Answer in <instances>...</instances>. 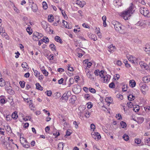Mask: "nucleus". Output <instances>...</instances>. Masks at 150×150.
Segmentation results:
<instances>
[{"mask_svg":"<svg viewBox=\"0 0 150 150\" xmlns=\"http://www.w3.org/2000/svg\"><path fill=\"white\" fill-rule=\"evenodd\" d=\"M32 11L33 12H35L37 11L38 8L37 5L35 4L32 5L31 7Z\"/></svg>","mask_w":150,"mask_h":150,"instance_id":"nucleus-15","label":"nucleus"},{"mask_svg":"<svg viewBox=\"0 0 150 150\" xmlns=\"http://www.w3.org/2000/svg\"><path fill=\"white\" fill-rule=\"evenodd\" d=\"M133 110L134 112H138L139 110V107L136 106L134 108Z\"/></svg>","mask_w":150,"mask_h":150,"instance_id":"nucleus-53","label":"nucleus"},{"mask_svg":"<svg viewBox=\"0 0 150 150\" xmlns=\"http://www.w3.org/2000/svg\"><path fill=\"white\" fill-rule=\"evenodd\" d=\"M5 85V81L2 78L0 79V86H4Z\"/></svg>","mask_w":150,"mask_h":150,"instance_id":"nucleus-23","label":"nucleus"},{"mask_svg":"<svg viewBox=\"0 0 150 150\" xmlns=\"http://www.w3.org/2000/svg\"><path fill=\"white\" fill-rule=\"evenodd\" d=\"M135 11V8L132 3L131 5L127 9L123 12L121 14L122 17L125 20H127L131 16V14H133Z\"/></svg>","mask_w":150,"mask_h":150,"instance_id":"nucleus-1","label":"nucleus"},{"mask_svg":"<svg viewBox=\"0 0 150 150\" xmlns=\"http://www.w3.org/2000/svg\"><path fill=\"white\" fill-rule=\"evenodd\" d=\"M6 90L8 91V92L11 95L13 94L14 93V91L12 90V87L10 86L6 87Z\"/></svg>","mask_w":150,"mask_h":150,"instance_id":"nucleus-10","label":"nucleus"},{"mask_svg":"<svg viewBox=\"0 0 150 150\" xmlns=\"http://www.w3.org/2000/svg\"><path fill=\"white\" fill-rule=\"evenodd\" d=\"M30 75V74L29 72L25 73L24 75V76L25 78H28Z\"/></svg>","mask_w":150,"mask_h":150,"instance_id":"nucleus-63","label":"nucleus"},{"mask_svg":"<svg viewBox=\"0 0 150 150\" xmlns=\"http://www.w3.org/2000/svg\"><path fill=\"white\" fill-rule=\"evenodd\" d=\"M70 83L69 84V86H70L71 84H73L74 82V80L72 78H71L69 80Z\"/></svg>","mask_w":150,"mask_h":150,"instance_id":"nucleus-42","label":"nucleus"},{"mask_svg":"<svg viewBox=\"0 0 150 150\" xmlns=\"http://www.w3.org/2000/svg\"><path fill=\"white\" fill-rule=\"evenodd\" d=\"M140 13L144 16L147 17H150V12L146 8L142 7L140 8Z\"/></svg>","mask_w":150,"mask_h":150,"instance_id":"nucleus-2","label":"nucleus"},{"mask_svg":"<svg viewBox=\"0 0 150 150\" xmlns=\"http://www.w3.org/2000/svg\"><path fill=\"white\" fill-rule=\"evenodd\" d=\"M90 97V95L89 94H85L84 96V98L85 99H89Z\"/></svg>","mask_w":150,"mask_h":150,"instance_id":"nucleus-52","label":"nucleus"},{"mask_svg":"<svg viewBox=\"0 0 150 150\" xmlns=\"http://www.w3.org/2000/svg\"><path fill=\"white\" fill-rule=\"evenodd\" d=\"M91 39L93 40L94 41H96L97 40V38L96 36L92 34L91 35Z\"/></svg>","mask_w":150,"mask_h":150,"instance_id":"nucleus-38","label":"nucleus"},{"mask_svg":"<svg viewBox=\"0 0 150 150\" xmlns=\"http://www.w3.org/2000/svg\"><path fill=\"white\" fill-rule=\"evenodd\" d=\"M91 129L93 131H94V129H95V125L93 124H92L91 125Z\"/></svg>","mask_w":150,"mask_h":150,"instance_id":"nucleus-56","label":"nucleus"},{"mask_svg":"<svg viewBox=\"0 0 150 150\" xmlns=\"http://www.w3.org/2000/svg\"><path fill=\"white\" fill-rule=\"evenodd\" d=\"M127 105H129V107L130 108H132V107L133 106L132 103L131 102H128L127 103Z\"/></svg>","mask_w":150,"mask_h":150,"instance_id":"nucleus-59","label":"nucleus"},{"mask_svg":"<svg viewBox=\"0 0 150 150\" xmlns=\"http://www.w3.org/2000/svg\"><path fill=\"white\" fill-rule=\"evenodd\" d=\"M47 95L48 96H51L52 92L51 91H47Z\"/></svg>","mask_w":150,"mask_h":150,"instance_id":"nucleus-57","label":"nucleus"},{"mask_svg":"<svg viewBox=\"0 0 150 150\" xmlns=\"http://www.w3.org/2000/svg\"><path fill=\"white\" fill-rule=\"evenodd\" d=\"M64 144V143L63 142H60L58 144V146L59 147H62L63 149Z\"/></svg>","mask_w":150,"mask_h":150,"instance_id":"nucleus-50","label":"nucleus"},{"mask_svg":"<svg viewBox=\"0 0 150 150\" xmlns=\"http://www.w3.org/2000/svg\"><path fill=\"white\" fill-rule=\"evenodd\" d=\"M40 35H42V34L37 32H34L33 34V39L35 40H38L41 38Z\"/></svg>","mask_w":150,"mask_h":150,"instance_id":"nucleus-5","label":"nucleus"},{"mask_svg":"<svg viewBox=\"0 0 150 150\" xmlns=\"http://www.w3.org/2000/svg\"><path fill=\"white\" fill-rule=\"evenodd\" d=\"M141 140L137 138L135 139V142L137 144H139L141 143Z\"/></svg>","mask_w":150,"mask_h":150,"instance_id":"nucleus-45","label":"nucleus"},{"mask_svg":"<svg viewBox=\"0 0 150 150\" xmlns=\"http://www.w3.org/2000/svg\"><path fill=\"white\" fill-rule=\"evenodd\" d=\"M21 66L23 68H27V67L28 66V64L27 63L24 62L22 63Z\"/></svg>","mask_w":150,"mask_h":150,"instance_id":"nucleus-43","label":"nucleus"},{"mask_svg":"<svg viewBox=\"0 0 150 150\" xmlns=\"http://www.w3.org/2000/svg\"><path fill=\"white\" fill-rule=\"evenodd\" d=\"M43 40L41 39L40 40L41 42H43L46 44L49 41L48 38L46 37H44L43 38Z\"/></svg>","mask_w":150,"mask_h":150,"instance_id":"nucleus-20","label":"nucleus"},{"mask_svg":"<svg viewBox=\"0 0 150 150\" xmlns=\"http://www.w3.org/2000/svg\"><path fill=\"white\" fill-rule=\"evenodd\" d=\"M115 50V47L112 45H110L108 47V50L110 53H111L112 52L114 51Z\"/></svg>","mask_w":150,"mask_h":150,"instance_id":"nucleus-19","label":"nucleus"},{"mask_svg":"<svg viewBox=\"0 0 150 150\" xmlns=\"http://www.w3.org/2000/svg\"><path fill=\"white\" fill-rule=\"evenodd\" d=\"M92 137L96 140H98L101 138L100 134L98 132H92L91 133Z\"/></svg>","mask_w":150,"mask_h":150,"instance_id":"nucleus-4","label":"nucleus"},{"mask_svg":"<svg viewBox=\"0 0 150 150\" xmlns=\"http://www.w3.org/2000/svg\"><path fill=\"white\" fill-rule=\"evenodd\" d=\"M77 89H78V91H77V93L79 91H81V88H80V87L79 86H76V87H75L74 88V90L76 91V90Z\"/></svg>","mask_w":150,"mask_h":150,"instance_id":"nucleus-54","label":"nucleus"},{"mask_svg":"<svg viewBox=\"0 0 150 150\" xmlns=\"http://www.w3.org/2000/svg\"><path fill=\"white\" fill-rule=\"evenodd\" d=\"M120 33L122 34H125L126 32L125 30V27L121 25V26H120L119 30H117Z\"/></svg>","mask_w":150,"mask_h":150,"instance_id":"nucleus-8","label":"nucleus"},{"mask_svg":"<svg viewBox=\"0 0 150 150\" xmlns=\"http://www.w3.org/2000/svg\"><path fill=\"white\" fill-rule=\"evenodd\" d=\"M64 71V69L61 68H58L57 69V71L60 73H61L62 71Z\"/></svg>","mask_w":150,"mask_h":150,"instance_id":"nucleus-60","label":"nucleus"},{"mask_svg":"<svg viewBox=\"0 0 150 150\" xmlns=\"http://www.w3.org/2000/svg\"><path fill=\"white\" fill-rule=\"evenodd\" d=\"M120 33L122 34H125L126 32L125 30V27L121 25V26H120L119 30H117Z\"/></svg>","mask_w":150,"mask_h":150,"instance_id":"nucleus-9","label":"nucleus"},{"mask_svg":"<svg viewBox=\"0 0 150 150\" xmlns=\"http://www.w3.org/2000/svg\"><path fill=\"white\" fill-rule=\"evenodd\" d=\"M29 106L31 110H34L35 108L34 106H33V102L30 103Z\"/></svg>","mask_w":150,"mask_h":150,"instance_id":"nucleus-55","label":"nucleus"},{"mask_svg":"<svg viewBox=\"0 0 150 150\" xmlns=\"http://www.w3.org/2000/svg\"><path fill=\"white\" fill-rule=\"evenodd\" d=\"M134 96L133 95H129L128 96V98L129 100L132 101V100H134Z\"/></svg>","mask_w":150,"mask_h":150,"instance_id":"nucleus-28","label":"nucleus"},{"mask_svg":"<svg viewBox=\"0 0 150 150\" xmlns=\"http://www.w3.org/2000/svg\"><path fill=\"white\" fill-rule=\"evenodd\" d=\"M54 18L53 15H51L48 16V20L50 22H52L54 21Z\"/></svg>","mask_w":150,"mask_h":150,"instance_id":"nucleus-21","label":"nucleus"},{"mask_svg":"<svg viewBox=\"0 0 150 150\" xmlns=\"http://www.w3.org/2000/svg\"><path fill=\"white\" fill-rule=\"evenodd\" d=\"M11 116L12 118L16 119L18 117L17 112H14L12 113Z\"/></svg>","mask_w":150,"mask_h":150,"instance_id":"nucleus-24","label":"nucleus"},{"mask_svg":"<svg viewBox=\"0 0 150 150\" xmlns=\"http://www.w3.org/2000/svg\"><path fill=\"white\" fill-rule=\"evenodd\" d=\"M109 98H111V97H110L106 98L105 100L106 102H107L108 103H109V104H110V103H111L110 102L108 101Z\"/></svg>","mask_w":150,"mask_h":150,"instance_id":"nucleus-58","label":"nucleus"},{"mask_svg":"<svg viewBox=\"0 0 150 150\" xmlns=\"http://www.w3.org/2000/svg\"><path fill=\"white\" fill-rule=\"evenodd\" d=\"M103 82L104 83H108L109 80V79H108V77L106 76H104L103 77Z\"/></svg>","mask_w":150,"mask_h":150,"instance_id":"nucleus-34","label":"nucleus"},{"mask_svg":"<svg viewBox=\"0 0 150 150\" xmlns=\"http://www.w3.org/2000/svg\"><path fill=\"white\" fill-rule=\"evenodd\" d=\"M89 89L90 91L93 93H95L96 92V90L93 88H89Z\"/></svg>","mask_w":150,"mask_h":150,"instance_id":"nucleus-51","label":"nucleus"},{"mask_svg":"<svg viewBox=\"0 0 150 150\" xmlns=\"http://www.w3.org/2000/svg\"><path fill=\"white\" fill-rule=\"evenodd\" d=\"M127 85H124L122 87V91L124 92L126 91L127 90Z\"/></svg>","mask_w":150,"mask_h":150,"instance_id":"nucleus-46","label":"nucleus"},{"mask_svg":"<svg viewBox=\"0 0 150 150\" xmlns=\"http://www.w3.org/2000/svg\"><path fill=\"white\" fill-rule=\"evenodd\" d=\"M42 26L44 29H46L47 28V24L46 23L45 21H42L41 23Z\"/></svg>","mask_w":150,"mask_h":150,"instance_id":"nucleus-25","label":"nucleus"},{"mask_svg":"<svg viewBox=\"0 0 150 150\" xmlns=\"http://www.w3.org/2000/svg\"><path fill=\"white\" fill-rule=\"evenodd\" d=\"M36 88L38 90L42 91L43 90V87H42L38 83L36 84Z\"/></svg>","mask_w":150,"mask_h":150,"instance_id":"nucleus-22","label":"nucleus"},{"mask_svg":"<svg viewBox=\"0 0 150 150\" xmlns=\"http://www.w3.org/2000/svg\"><path fill=\"white\" fill-rule=\"evenodd\" d=\"M42 6L44 9H46L47 8V5L45 1L42 2Z\"/></svg>","mask_w":150,"mask_h":150,"instance_id":"nucleus-36","label":"nucleus"},{"mask_svg":"<svg viewBox=\"0 0 150 150\" xmlns=\"http://www.w3.org/2000/svg\"><path fill=\"white\" fill-rule=\"evenodd\" d=\"M61 13L62 16H64V18H67V15L66 14L65 12L64 11H62Z\"/></svg>","mask_w":150,"mask_h":150,"instance_id":"nucleus-47","label":"nucleus"},{"mask_svg":"<svg viewBox=\"0 0 150 150\" xmlns=\"http://www.w3.org/2000/svg\"><path fill=\"white\" fill-rule=\"evenodd\" d=\"M1 144L4 147L5 149H7V145L6 144V141L4 140H3L1 142Z\"/></svg>","mask_w":150,"mask_h":150,"instance_id":"nucleus-32","label":"nucleus"},{"mask_svg":"<svg viewBox=\"0 0 150 150\" xmlns=\"http://www.w3.org/2000/svg\"><path fill=\"white\" fill-rule=\"evenodd\" d=\"M76 97L75 96H73L71 97L70 101V103H72L74 104L75 103V102L76 100Z\"/></svg>","mask_w":150,"mask_h":150,"instance_id":"nucleus-26","label":"nucleus"},{"mask_svg":"<svg viewBox=\"0 0 150 150\" xmlns=\"http://www.w3.org/2000/svg\"><path fill=\"white\" fill-rule=\"evenodd\" d=\"M31 28L30 27H28L27 28H26V31L28 33V34L30 35L33 33V31L32 29H30Z\"/></svg>","mask_w":150,"mask_h":150,"instance_id":"nucleus-27","label":"nucleus"},{"mask_svg":"<svg viewBox=\"0 0 150 150\" xmlns=\"http://www.w3.org/2000/svg\"><path fill=\"white\" fill-rule=\"evenodd\" d=\"M68 93H71V92L70 91H68L65 93L60 98V99L62 100H65L66 101L69 98V96L68 95Z\"/></svg>","mask_w":150,"mask_h":150,"instance_id":"nucleus-7","label":"nucleus"},{"mask_svg":"<svg viewBox=\"0 0 150 150\" xmlns=\"http://www.w3.org/2000/svg\"><path fill=\"white\" fill-rule=\"evenodd\" d=\"M136 82L134 80H130L129 81V86L132 88L134 87L136 85Z\"/></svg>","mask_w":150,"mask_h":150,"instance_id":"nucleus-16","label":"nucleus"},{"mask_svg":"<svg viewBox=\"0 0 150 150\" xmlns=\"http://www.w3.org/2000/svg\"><path fill=\"white\" fill-rule=\"evenodd\" d=\"M6 129L9 132H11V130L10 126L9 125H7L6 126Z\"/></svg>","mask_w":150,"mask_h":150,"instance_id":"nucleus-49","label":"nucleus"},{"mask_svg":"<svg viewBox=\"0 0 150 150\" xmlns=\"http://www.w3.org/2000/svg\"><path fill=\"white\" fill-rule=\"evenodd\" d=\"M64 81V79L63 78H62L60 79L58 81V83L59 84H62Z\"/></svg>","mask_w":150,"mask_h":150,"instance_id":"nucleus-61","label":"nucleus"},{"mask_svg":"<svg viewBox=\"0 0 150 150\" xmlns=\"http://www.w3.org/2000/svg\"><path fill=\"white\" fill-rule=\"evenodd\" d=\"M90 113L88 111L85 113V116L86 117H89L90 116Z\"/></svg>","mask_w":150,"mask_h":150,"instance_id":"nucleus-48","label":"nucleus"},{"mask_svg":"<svg viewBox=\"0 0 150 150\" xmlns=\"http://www.w3.org/2000/svg\"><path fill=\"white\" fill-rule=\"evenodd\" d=\"M123 138L124 139V140L126 141H127L129 139V136L125 134H124L123 136Z\"/></svg>","mask_w":150,"mask_h":150,"instance_id":"nucleus-29","label":"nucleus"},{"mask_svg":"<svg viewBox=\"0 0 150 150\" xmlns=\"http://www.w3.org/2000/svg\"><path fill=\"white\" fill-rule=\"evenodd\" d=\"M50 47L52 51L56 50L55 46L53 44H51L50 45Z\"/></svg>","mask_w":150,"mask_h":150,"instance_id":"nucleus-30","label":"nucleus"},{"mask_svg":"<svg viewBox=\"0 0 150 150\" xmlns=\"http://www.w3.org/2000/svg\"><path fill=\"white\" fill-rule=\"evenodd\" d=\"M109 86L111 88H114L115 87V85L113 82H112L109 84Z\"/></svg>","mask_w":150,"mask_h":150,"instance_id":"nucleus-41","label":"nucleus"},{"mask_svg":"<svg viewBox=\"0 0 150 150\" xmlns=\"http://www.w3.org/2000/svg\"><path fill=\"white\" fill-rule=\"evenodd\" d=\"M143 81L145 83H147L150 81V76H144L142 78Z\"/></svg>","mask_w":150,"mask_h":150,"instance_id":"nucleus-13","label":"nucleus"},{"mask_svg":"<svg viewBox=\"0 0 150 150\" xmlns=\"http://www.w3.org/2000/svg\"><path fill=\"white\" fill-rule=\"evenodd\" d=\"M76 4L79 5L80 7L82 8L86 4V3L84 1H81L78 0H77Z\"/></svg>","mask_w":150,"mask_h":150,"instance_id":"nucleus-12","label":"nucleus"},{"mask_svg":"<svg viewBox=\"0 0 150 150\" xmlns=\"http://www.w3.org/2000/svg\"><path fill=\"white\" fill-rule=\"evenodd\" d=\"M144 50L148 54L150 53V46L147 45L144 48Z\"/></svg>","mask_w":150,"mask_h":150,"instance_id":"nucleus-17","label":"nucleus"},{"mask_svg":"<svg viewBox=\"0 0 150 150\" xmlns=\"http://www.w3.org/2000/svg\"><path fill=\"white\" fill-rule=\"evenodd\" d=\"M120 125L122 127V128H124L126 127L127 126V125L126 123L124 121H122L120 122Z\"/></svg>","mask_w":150,"mask_h":150,"instance_id":"nucleus-40","label":"nucleus"},{"mask_svg":"<svg viewBox=\"0 0 150 150\" xmlns=\"http://www.w3.org/2000/svg\"><path fill=\"white\" fill-rule=\"evenodd\" d=\"M144 140L145 144L146 145H150V138H149L148 139H145Z\"/></svg>","mask_w":150,"mask_h":150,"instance_id":"nucleus-31","label":"nucleus"},{"mask_svg":"<svg viewBox=\"0 0 150 150\" xmlns=\"http://www.w3.org/2000/svg\"><path fill=\"white\" fill-rule=\"evenodd\" d=\"M112 24L114 25V28L116 31L119 30L120 26H121V24L118 22L114 21L112 22Z\"/></svg>","mask_w":150,"mask_h":150,"instance_id":"nucleus-3","label":"nucleus"},{"mask_svg":"<svg viewBox=\"0 0 150 150\" xmlns=\"http://www.w3.org/2000/svg\"><path fill=\"white\" fill-rule=\"evenodd\" d=\"M104 73V71H100L99 72V75L100 77L102 78L103 77V74Z\"/></svg>","mask_w":150,"mask_h":150,"instance_id":"nucleus-62","label":"nucleus"},{"mask_svg":"<svg viewBox=\"0 0 150 150\" xmlns=\"http://www.w3.org/2000/svg\"><path fill=\"white\" fill-rule=\"evenodd\" d=\"M19 83L21 87L22 88H23L25 86V81H21L19 82Z\"/></svg>","mask_w":150,"mask_h":150,"instance_id":"nucleus-39","label":"nucleus"},{"mask_svg":"<svg viewBox=\"0 0 150 150\" xmlns=\"http://www.w3.org/2000/svg\"><path fill=\"white\" fill-rule=\"evenodd\" d=\"M139 64L142 68H144L145 69H148L149 68V66L147 64L144 63L143 62L141 61L140 62Z\"/></svg>","mask_w":150,"mask_h":150,"instance_id":"nucleus-11","label":"nucleus"},{"mask_svg":"<svg viewBox=\"0 0 150 150\" xmlns=\"http://www.w3.org/2000/svg\"><path fill=\"white\" fill-rule=\"evenodd\" d=\"M134 120L137 121L139 124H141L144 122V118L142 117H139L137 118L136 120Z\"/></svg>","mask_w":150,"mask_h":150,"instance_id":"nucleus-14","label":"nucleus"},{"mask_svg":"<svg viewBox=\"0 0 150 150\" xmlns=\"http://www.w3.org/2000/svg\"><path fill=\"white\" fill-rule=\"evenodd\" d=\"M41 71H42L43 74L45 75V76H47L48 75V72L45 69H41Z\"/></svg>","mask_w":150,"mask_h":150,"instance_id":"nucleus-37","label":"nucleus"},{"mask_svg":"<svg viewBox=\"0 0 150 150\" xmlns=\"http://www.w3.org/2000/svg\"><path fill=\"white\" fill-rule=\"evenodd\" d=\"M71 134V132L70 131H67L66 134L65 135V137L66 136H70Z\"/></svg>","mask_w":150,"mask_h":150,"instance_id":"nucleus-64","label":"nucleus"},{"mask_svg":"<svg viewBox=\"0 0 150 150\" xmlns=\"http://www.w3.org/2000/svg\"><path fill=\"white\" fill-rule=\"evenodd\" d=\"M116 97L117 98H120L121 100H122L123 99V96L122 95H121L120 93L117 94L116 96Z\"/></svg>","mask_w":150,"mask_h":150,"instance_id":"nucleus-44","label":"nucleus"},{"mask_svg":"<svg viewBox=\"0 0 150 150\" xmlns=\"http://www.w3.org/2000/svg\"><path fill=\"white\" fill-rule=\"evenodd\" d=\"M54 39L56 41L60 43H62V40L58 36H56L54 38Z\"/></svg>","mask_w":150,"mask_h":150,"instance_id":"nucleus-18","label":"nucleus"},{"mask_svg":"<svg viewBox=\"0 0 150 150\" xmlns=\"http://www.w3.org/2000/svg\"><path fill=\"white\" fill-rule=\"evenodd\" d=\"M87 77L90 79H94V78L92 76V75L89 72H88V73L87 74Z\"/></svg>","mask_w":150,"mask_h":150,"instance_id":"nucleus-33","label":"nucleus"},{"mask_svg":"<svg viewBox=\"0 0 150 150\" xmlns=\"http://www.w3.org/2000/svg\"><path fill=\"white\" fill-rule=\"evenodd\" d=\"M22 139L23 140V142H22L21 139L20 140V142L23 147L26 148H28L29 146V144L27 142V141L23 137H22Z\"/></svg>","mask_w":150,"mask_h":150,"instance_id":"nucleus-6","label":"nucleus"},{"mask_svg":"<svg viewBox=\"0 0 150 150\" xmlns=\"http://www.w3.org/2000/svg\"><path fill=\"white\" fill-rule=\"evenodd\" d=\"M141 87L142 89H144L145 91H147L148 89V87L145 84H144L142 85L141 86Z\"/></svg>","mask_w":150,"mask_h":150,"instance_id":"nucleus-35","label":"nucleus"}]
</instances>
